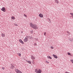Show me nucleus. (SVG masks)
Listing matches in <instances>:
<instances>
[{"label": "nucleus", "instance_id": "obj_1", "mask_svg": "<svg viewBox=\"0 0 73 73\" xmlns=\"http://www.w3.org/2000/svg\"><path fill=\"white\" fill-rule=\"evenodd\" d=\"M31 28H33L35 29H38L37 26L35 24H33L32 23H30L29 24Z\"/></svg>", "mask_w": 73, "mask_h": 73}, {"label": "nucleus", "instance_id": "obj_2", "mask_svg": "<svg viewBox=\"0 0 73 73\" xmlns=\"http://www.w3.org/2000/svg\"><path fill=\"white\" fill-rule=\"evenodd\" d=\"M41 72L40 69H36L35 70V72L36 73H41Z\"/></svg>", "mask_w": 73, "mask_h": 73}, {"label": "nucleus", "instance_id": "obj_3", "mask_svg": "<svg viewBox=\"0 0 73 73\" xmlns=\"http://www.w3.org/2000/svg\"><path fill=\"white\" fill-rule=\"evenodd\" d=\"M16 72L17 73H23L21 71L19 70L18 69H17L16 70Z\"/></svg>", "mask_w": 73, "mask_h": 73}, {"label": "nucleus", "instance_id": "obj_4", "mask_svg": "<svg viewBox=\"0 0 73 73\" xmlns=\"http://www.w3.org/2000/svg\"><path fill=\"white\" fill-rule=\"evenodd\" d=\"M28 41V37H26L24 39V42H27Z\"/></svg>", "mask_w": 73, "mask_h": 73}, {"label": "nucleus", "instance_id": "obj_5", "mask_svg": "<svg viewBox=\"0 0 73 73\" xmlns=\"http://www.w3.org/2000/svg\"><path fill=\"white\" fill-rule=\"evenodd\" d=\"M19 41L21 44H24L23 41L21 39H20Z\"/></svg>", "mask_w": 73, "mask_h": 73}, {"label": "nucleus", "instance_id": "obj_6", "mask_svg": "<svg viewBox=\"0 0 73 73\" xmlns=\"http://www.w3.org/2000/svg\"><path fill=\"white\" fill-rule=\"evenodd\" d=\"M1 11H3V12H5V7H3L1 9Z\"/></svg>", "mask_w": 73, "mask_h": 73}, {"label": "nucleus", "instance_id": "obj_7", "mask_svg": "<svg viewBox=\"0 0 73 73\" xmlns=\"http://www.w3.org/2000/svg\"><path fill=\"white\" fill-rule=\"evenodd\" d=\"M15 68V66H13V65H12V64H11V66L10 67L11 69H14Z\"/></svg>", "mask_w": 73, "mask_h": 73}, {"label": "nucleus", "instance_id": "obj_8", "mask_svg": "<svg viewBox=\"0 0 73 73\" xmlns=\"http://www.w3.org/2000/svg\"><path fill=\"white\" fill-rule=\"evenodd\" d=\"M39 16L40 17H43V15H42L41 13H40L39 15Z\"/></svg>", "mask_w": 73, "mask_h": 73}, {"label": "nucleus", "instance_id": "obj_9", "mask_svg": "<svg viewBox=\"0 0 73 73\" xmlns=\"http://www.w3.org/2000/svg\"><path fill=\"white\" fill-rule=\"evenodd\" d=\"M1 36L3 37H4L5 36V34H4V33H2L1 34Z\"/></svg>", "mask_w": 73, "mask_h": 73}, {"label": "nucleus", "instance_id": "obj_10", "mask_svg": "<svg viewBox=\"0 0 73 73\" xmlns=\"http://www.w3.org/2000/svg\"><path fill=\"white\" fill-rule=\"evenodd\" d=\"M53 57H54V58H57V56L56 55L54 54H53Z\"/></svg>", "mask_w": 73, "mask_h": 73}, {"label": "nucleus", "instance_id": "obj_11", "mask_svg": "<svg viewBox=\"0 0 73 73\" xmlns=\"http://www.w3.org/2000/svg\"><path fill=\"white\" fill-rule=\"evenodd\" d=\"M27 62H28V63H29V64H31V61H29V60H26Z\"/></svg>", "mask_w": 73, "mask_h": 73}, {"label": "nucleus", "instance_id": "obj_12", "mask_svg": "<svg viewBox=\"0 0 73 73\" xmlns=\"http://www.w3.org/2000/svg\"><path fill=\"white\" fill-rule=\"evenodd\" d=\"M55 2L57 4L58 3V0H55Z\"/></svg>", "mask_w": 73, "mask_h": 73}, {"label": "nucleus", "instance_id": "obj_13", "mask_svg": "<svg viewBox=\"0 0 73 73\" xmlns=\"http://www.w3.org/2000/svg\"><path fill=\"white\" fill-rule=\"evenodd\" d=\"M31 59H35L36 58H35V57L34 56H31Z\"/></svg>", "mask_w": 73, "mask_h": 73}, {"label": "nucleus", "instance_id": "obj_14", "mask_svg": "<svg viewBox=\"0 0 73 73\" xmlns=\"http://www.w3.org/2000/svg\"><path fill=\"white\" fill-rule=\"evenodd\" d=\"M11 18L12 19H13V20H14V19H15V18L14 17H11Z\"/></svg>", "mask_w": 73, "mask_h": 73}, {"label": "nucleus", "instance_id": "obj_15", "mask_svg": "<svg viewBox=\"0 0 73 73\" xmlns=\"http://www.w3.org/2000/svg\"><path fill=\"white\" fill-rule=\"evenodd\" d=\"M47 57L48 58H50V59H52V57H51L50 56H48Z\"/></svg>", "mask_w": 73, "mask_h": 73}, {"label": "nucleus", "instance_id": "obj_16", "mask_svg": "<svg viewBox=\"0 0 73 73\" xmlns=\"http://www.w3.org/2000/svg\"><path fill=\"white\" fill-rule=\"evenodd\" d=\"M68 55H70V56H72V55H71V54H70V53L69 52H68Z\"/></svg>", "mask_w": 73, "mask_h": 73}, {"label": "nucleus", "instance_id": "obj_17", "mask_svg": "<svg viewBox=\"0 0 73 73\" xmlns=\"http://www.w3.org/2000/svg\"><path fill=\"white\" fill-rule=\"evenodd\" d=\"M70 61L71 62H72V63L73 64V59H71L70 60Z\"/></svg>", "mask_w": 73, "mask_h": 73}, {"label": "nucleus", "instance_id": "obj_18", "mask_svg": "<svg viewBox=\"0 0 73 73\" xmlns=\"http://www.w3.org/2000/svg\"><path fill=\"white\" fill-rule=\"evenodd\" d=\"M14 25H15V26H16V27H17V26H18V25L16 24H14Z\"/></svg>", "mask_w": 73, "mask_h": 73}, {"label": "nucleus", "instance_id": "obj_19", "mask_svg": "<svg viewBox=\"0 0 73 73\" xmlns=\"http://www.w3.org/2000/svg\"><path fill=\"white\" fill-rule=\"evenodd\" d=\"M33 30H31L30 31V32H31V34H32V33H33Z\"/></svg>", "mask_w": 73, "mask_h": 73}, {"label": "nucleus", "instance_id": "obj_20", "mask_svg": "<svg viewBox=\"0 0 73 73\" xmlns=\"http://www.w3.org/2000/svg\"><path fill=\"white\" fill-rule=\"evenodd\" d=\"M45 62H46V63L47 64H49V62H48L47 61H46Z\"/></svg>", "mask_w": 73, "mask_h": 73}, {"label": "nucleus", "instance_id": "obj_21", "mask_svg": "<svg viewBox=\"0 0 73 73\" xmlns=\"http://www.w3.org/2000/svg\"><path fill=\"white\" fill-rule=\"evenodd\" d=\"M70 14H71V15L73 16V13H70Z\"/></svg>", "mask_w": 73, "mask_h": 73}, {"label": "nucleus", "instance_id": "obj_22", "mask_svg": "<svg viewBox=\"0 0 73 73\" xmlns=\"http://www.w3.org/2000/svg\"><path fill=\"white\" fill-rule=\"evenodd\" d=\"M34 45H35V46L37 45V43H34Z\"/></svg>", "mask_w": 73, "mask_h": 73}, {"label": "nucleus", "instance_id": "obj_23", "mask_svg": "<svg viewBox=\"0 0 73 73\" xmlns=\"http://www.w3.org/2000/svg\"><path fill=\"white\" fill-rule=\"evenodd\" d=\"M19 56H20V57L21 56V54L20 53L19 54Z\"/></svg>", "mask_w": 73, "mask_h": 73}, {"label": "nucleus", "instance_id": "obj_24", "mask_svg": "<svg viewBox=\"0 0 73 73\" xmlns=\"http://www.w3.org/2000/svg\"><path fill=\"white\" fill-rule=\"evenodd\" d=\"M2 69H3V70H4V69H5L4 67H2Z\"/></svg>", "mask_w": 73, "mask_h": 73}, {"label": "nucleus", "instance_id": "obj_25", "mask_svg": "<svg viewBox=\"0 0 73 73\" xmlns=\"http://www.w3.org/2000/svg\"><path fill=\"white\" fill-rule=\"evenodd\" d=\"M24 15L25 17H27V15H26L24 14Z\"/></svg>", "mask_w": 73, "mask_h": 73}, {"label": "nucleus", "instance_id": "obj_26", "mask_svg": "<svg viewBox=\"0 0 73 73\" xmlns=\"http://www.w3.org/2000/svg\"><path fill=\"white\" fill-rule=\"evenodd\" d=\"M44 35H46V32H45L44 33Z\"/></svg>", "mask_w": 73, "mask_h": 73}, {"label": "nucleus", "instance_id": "obj_27", "mask_svg": "<svg viewBox=\"0 0 73 73\" xmlns=\"http://www.w3.org/2000/svg\"><path fill=\"white\" fill-rule=\"evenodd\" d=\"M51 49H53V47L52 46H51Z\"/></svg>", "mask_w": 73, "mask_h": 73}, {"label": "nucleus", "instance_id": "obj_28", "mask_svg": "<svg viewBox=\"0 0 73 73\" xmlns=\"http://www.w3.org/2000/svg\"><path fill=\"white\" fill-rule=\"evenodd\" d=\"M36 41H37V40H38V39L36 38Z\"/></svg>", "mask_w": 73, "mask_h": 73}, {"label": "nucleus", "instance_id": "obj_29", "mask_svg": "<svg viewBox=\"0 0 73 73\" xmlns=\"http://www.w3.org/2000/svg\"><path fill=\"white\" fill-rule=\"evenodd\" d=\"M21 33H23V31H22V32H21Z\"/></svg>", "mask_w": 73, "mask_h": 73}]
</instances>
